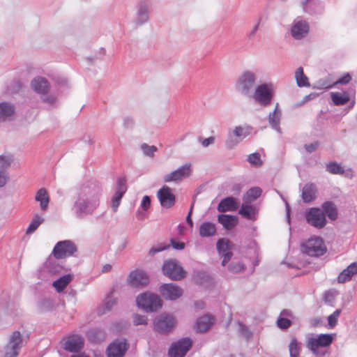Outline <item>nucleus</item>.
Here are the masks:
<instances>
[{
    "label": "nucleus",
    "mask_w": 357,
    "mask_h": 357,
    "mask_svg": "<svg viewBox=\"0 0 357 357\" xmlns=\"http://www.w3.org/2000/svg\"><path fill=\"white\" fill-rule=\"evenodd\" d=\"M33 89L41 94H45L50 89V84L48 81L42 77H37L34 78L31 83Z\"/></svg>",
    "instance_id": "a878e982"
},
{
    "label": "nucleus",
    "mask_w": 357,
    "mask_h": 357,
    "mask_svg": "<svg viewBox=\"0 0 357 357\" xmlns=\"http://www.w3.org/2000/svg\"><path fill=\"white\" fill-rule=\"evenodd\" d=\"M331 100L335 105H344L349 101V96L347 92L342 93L339 92H332L331 93Z\"/></svg>",
    "instance_id": "c9c22d12"
},
{
    "label": "nucleus",
    "mask_w": 357,
    "mask_h": 357,
    "mask_svg": "<svg viewBox=\"0 0 357 357\" xmlns=\"http://www.w3.org/2000/svg\"><path fill=\"white\" fill-rule=\"evenodd\" d=\"M317 188L315 184L307 183L305 184L302 190V199L305 203H310L317 197Z\"/></svg>",
    "instance_id": "393cba45"
},
{
    "label": "nucleus",
    "mask_w": 357,
    "mask_h": 357,
    "mask_svg": "<svg viewBox=\"0 0 357 357\" xmlns=\"http://www.w3.org/2000/svg\"><path fill=\"white\" fill-rule=\"evenodd\" d=\"M214 319L210 314H205L199 317L196 322V329L198 332H206L213 324Z\"/></svg>",
    "instance_id": "bb28decb"
},
{
    "label": "nucleus",
    "mask_w": 357,
    "mask_h": 357,
    "mask_svg": "<svg viewBox=\"0 0 357 357\" xmlns=\"http://www.w3.org/2000/svg\"><path fill=\"white\" fill-rule=\"evenodd\" d=\"M351 80V75L347 73L344 74L342 77L339 78L337 81L333 82L334 86L341 84H347Z\"/></svg>",
    "instance_id": "052dcab7"
},
{
    "label": "nucleus",
    "mask_w": 357,
    "mask_h": 357,
    "mask_svg": "<svg viewBox=\"0 0 357 357\" xmlns=\"http://www.w3.org/2000/svg\"><path fill=\"white\" fill-rule=\"evenodd\" d=\"M163 274L174 281H178L186 276V273L176 259L165 261L162 265Z\"/></svg>",
    "instance_id": "0eeeda50"
},
{
    "label": "nucleus",
    "mask_w": 357,
    "mask_h": 357,
    "mask_svg": "<svg viewBox=\"0 0 357 357\" xmlns=\"http://www.w3.org/2000/svg\"><path fill=\"white\" fill-rule=\"evenodd\" d=\"M191 164L187 163L182 167H179L175 171H173L163 177V181L165 183L169 182H179L191 175Z\"/></svg>",
    "instance_id": "ddd939ff"
},
{
    "label": "nucleus",
    "mask_w": 357,
    "mask_h": 357,
    "mask_svg": "<svg viewBox=\"0 0 357 357\" xmlns=\"http://www.w3.org/2000/svg\"><path fill=\"white\" fill-rule=\"evenodd\" d=\"M268 15H266L265 16L260 15L258 18V22L257 24L253 27V29L250 31V33L248 34V38L249 40L253 39V38L255 36V34L257 31H258L259 26L260 23L262 22L263 20H267Z\"/></svg>",
    "instance_id": "5fc2aeb1"
},
{
    "label": "nucleus",
    "mask_w": 357,
    "mask_h": 357,
    "mask_svg": "<svg viewBox=\"0 0 357 357\" xmlns=\"http://www.w3.org/2000/svg\"><path fill=\"white\" fill-rule=\"evenodd\" d=\"M234 137L235 136L232 133H229L228 135L227 139H226L225 145L229 149L234 148L240 142V140L237 139Z\"/></svg>",
    "instance_id": "4d7b16f0"
},
{
    "label": "nucleus",
    "mask_w": 357,
    "mask_h": 357,
    "mask_svg": "<svg viewBox=\"0 0 357 357\" xmlns=\"http://www.w3.org/2000/svg\"><path fill=\"white\" fill-rule=\"evenodd\" d=\"M290 356H298L301 347L296 338H293L289 345Z\"/></svg>",
    "instance_id": "a18cd8bd"
},
{
    "label": "nucleus",
    "mask_w": 357,
    "mask_h": 357,
    "mask_svg": "<svg viewBox=\"0 0 357 357\" xmlns=\"http://www.w3.org/2000/svg\"><path fill=\"white\" fill-rule=\"evenodd\" d=\"M334 86L333 83H331L328 78H323L320 79L318 81L316 82L314 84V88L318 89H330Z\"/></svg>",
    "instance_id": "de8ad7c7"
},
{
    "label": "nucleus",
    "mask_w": 357,
    "mask_h": 357,
    "mask_svg": "<svg viewBox=\"0 0 357 357\" xmlns=\"http://www.w3.org/2000/svg\"><path fill=\"white\" fill-rule=\"evenodd\" d=\"M326 169L332 174H343L344 173V167L336 162H331L326 165Z\"/></svg>",
    "instance_id": "a19ab883"
},
{
    "label": "nucleus",
    "mask_w": 357,
    "mask_h": 357,
    "mask_svg": "<svg viewBox=\"0 0 357 357\" xmlns=\"http://www.w3.org/2000/svg\"><path fill=\"white\" fill-rule=\"evenodd\" d=\"M169 248V245H158V246H153L152 247L149 252V255L151 256H153L155 255L156 253L159 252H161V251H163L165 250H166L167 248Z\"/></svg>",
    "instance_id": "680f3d73"
},
{
    "label": "nucleus",
    "mask_w": 357,
    "mask_h": 357,
    "mask_svg": "<svg viewBox=\"0 0 357 357\" xmlns=\"http://www.w3.org/2000/svg\"><path fill=\"white\" fill-rule=\"evenodd\" d=\"M257 81V75L252 70H244L238 77L235 89L241 95L246 97L251 96L254 91Z\"/></svg>",
    "instance_id": "f03ea898"
},
{
    "label": "nucleus",
    "mask_w": 357,
    "mask_h": 357,
    "mask_svg": "<svg viewBox=\"0 0 357 357\" xmlns=\"http://www.w3.org/2000/svg\"><path fill=\"white\" fill-rule=\"evenodd\" d=\"M248 161L252 165L260 167L262 165L261 155L258 153L250 154L248 158Z\"/></svg>",
    "instance_id": "3c124183"
},
{
    "label": "nucleus",
    "mask_w": 357,
    "mask_h": 357,
    "mask_svg": "<svg viewBox=\"0 0 357 357\" xmlns=\"http://www.w3.org/2000/svg\"><path fill=\"white\" fill-rule=\"evenodd\" d=\"M151 206V198L148 195H145L142 201L141 207L143 210L146 211Z\"/></svg>",
    "instance_id": "e2e57ef3"
},
{
    "label": "nucleus",
    "mask_w": 357,
    "mask_h": 357,
    "mask_svg": "<svg viewBox=\"0 0 357 357\" xmlns=\"http://www.w3.org/2000/svg\"><path fill=\"white\" fill-rule=\"evenodd\" d=\"M149 19V5L144 2H140L137 8L136 17L135 22L137 25L140 26L146 22Z\"/></svg>",
    "instance_id": "4be33fe9"
},
{
    "label": "nucleus",
    "mask_w": 357,
    "mask_h": 357,
    "mask_svg": "<svg viewBox=\"0 0 357 357\" xmlns=\"http://www.w3.org/2000/svg\"><path fill=\"white\" fill-rule=\"evenodd\" d=\"M44 222V218L39 216L38 214L35 215L31 222L28 227L26 233L27 234H31L33 233L38 227Z\"/></svg>",
    "instance_id": "79ce46f5"
},
{
    "label": "nucleus",
    "mask_w": 357,
    "mask_h": 357,
    "mask_svg": "<svg viewBox=\"0 0 357 357\" xmlns=\"http://www.w3.org/2000/svg\"><path fill=\"white\" fill-rule=\"evenodd\" d=\"M215 225L211 222H203L199 229V234L202 237H211L215 234Z\"/></svg>",
    "instance_id": "2f4dec72"
},
{
    "label": "nucleus",
    "mask_w": 357,
    "mask_h": 357,
    "mask_svg": "<svg viewBox=\"0 0 357 357\" xmlns=\"http://www.w3.org/2000/svg\"><path fill=\"white\" fill-rule=\"evenodd\" d=\"M77 250L76 245L70 240L59 241L54 246L52 254L57 259L72 256Z\"/></svg>",
    "instance_id": "1a4fd4ad"
},
{
    "label": "nucleus",
    "mask_w": 357,
    "mask_h": 357,
    "mask_svg": "<svg viewBox=\"0 0 357 357\" xmlns=\"http://www.w3.org/2000/svg\"><path fill=\"white\" fill-rule=\"evenodd\" d=\"M250 203H244L241 205L238 213L243 218L248 220H254L255 218V208Z\"/></svg>",
    "instance_id": "72a5a7b5"
},
{
    "label": "nucleus",
    "mask_w": 357,
    "mask_h": 357,
    "mask_svg": "<svg viewBox=\"0 0 357 357\" xmlns=\"http://www.w3.org/2000/svg\"><path fill=\"white\" fill-rule=\"evenodd\" d=\"M157 196L161 206L164 208H170L175 204L176 197L172 192V189L167 185H163L158 191Z\"/></svg>",
    "instance_id": "2eb2a0df"
},
{
    "label": "nucleus",
    "mask_w": 357,
    "mask_h": 357,
    "mask_svg": "<svg viewBox=\"0 0 357 357\" xmlns=\"http://www.w3.org/2000/svg\"><path fill=\"white\" fill-rule=\"evenodd\" d=\"M172 246L178 250L184 249L185 243L183 242L176 241L174 239H171Z\"/></svg>",
    "instance_id": "774afa93"
},
{
    "label": "nucleus",
    "mask_w": 357,
    "mask_h": 357,
    "mask_svg": "<svg viewBox=\"0 0 357 357\" xmlns=\"http://www.w3.org/2000/svg\"><path fill=\"white\" fill-rule=\"evenodd\" d=\"M319 145V142H313V143H311V144H305V149L307 152L312 153V152H314V151H315L317 150V149L318 148Z\"/></svg>",
    "instance_id": "69168bd1"
},
{
    "label": "nucleus",
    "mask_w": 357,
    "mask_h": 357,
    "mask_svg": "<svg viewBox=\"0 0 357 357\" xmlns=\"http://www.w3.org/2000/svg\"><path fill=\"white\" fill-rule=\"evenodd\" d=\"M303 252L311 257H319L326 252V247L323 239L319 236H314L309 238L303 243Z\"/></svg>",
    "instance_id": "39448f33"
},
{
    "label": "nucleus",
    "mask_w": 357,
    "mask_h": 357,
    "mask_svg": "<svg viewBox=\"0 0 357 357\" xmlns=\"http://www.w3.org/2000/svg\"><path fill=\"white\" fill-rule=\"evenodd\" d=\"M128 282L132 287H143L149 284V277L144 271L136 270L130 272Z\"/></svg>",
    "instance_id": "a211bd4d"
},
{
    "label": "nucleus",
    "mask_w": 357,
    "mask_h": 357,
    "mask_svg": "<svg viewBox=\"0 0 357 357\" xmlns=\"http://www.w3.org/2000/svg\"><path fill=\"white\" fill-rule=\"evenodd\" d=\"M295 78L299 87L310 86L307 77L304 74L303 68L299 67L295 73Z\"/></svg>",
    "instance_id": "58836bf2"
},
{
    "label": "nucleus",
    "mask_w": 357,
    "mask_h": 357,
    "mask_svg": "<svg viewBox=\"0 0 357 357\" xmlns=\"http://www.w3.org/2000/svg\"><path fill=\"white\" fill-rule=\"evenodd\" d=\"M238 332L246 340L250 339L252 336V332L241 322H238Z\"/></svg>",
    "instance_id": "8fccbe9b"
},
{
    "label": "nucleus",
    "mask_w": 357,
    "mask_h": 357,
    "mask_svg": "<svg viewBox=\"0 0 357 357\" xmlns=\"http://www.w3.org/2000/svg\"><path fill=\"white\" fill-rule=\"evenodd\" d=\"M22 86L23 84L21 81L15 80L10 86V87H13V89H10V90L12 93H17L22 87Z\"/></svg>",
    "instance_id": "0e129e2a"
},
{
    "label": "nucleus",
    "mask_w": 357,
    "mask_h": 357,
    "mask_svg": "<svg viewBox=\"0 0 357 357\" xmlns=\"http://www.w3.org/2000/svg\"><path fill=\"white\" fill-rule=\"evenodd\" d=\"M133 323L135 326L146 325L148 319L145 315L135 314L133 315Z\"/></svg>",
    "instance_id": "13d9d810"
},
{
    "label": "nucleus",
    "mask_w": 357,
    "mask_h": 357,
    "mask_svg": "<svg viewBox=\"0 0 357 357\" xmlns=\"http://www.w3.org/2000/svg\"><path fill=\"white\" fill-rule=\"evenodd\" d=\"M104 334L100 329H91L88 333L89 340L93 342H97L103 338Z\"/></svg>",
    "instance_id": "c03bdc74"
},
{
    "label": "nucleus",
    "mask_w": 357,
    "mask_h": 357,
    "mask_svg": "<svg viewBox=\"0 0 357 357\" xmlns=\"http://www.w3.org/2000/svg\"><path fill=\"white\" fill-rule=\"evenodd\" d=\"M291 31L295 39H301L309 32L308 24L305 21H298L293 25Z\"/></svg>",
    "instance_id": "b1692460"
},
{
    "label": "nucleus",
    "mask_w": 357,
    "mask_h": 357,
    "mask_svg": "<svg viewBox=\"0 0 357 357\" xmlns=\"http://www.w3.org/2000/svg\"><path fill=\"white\" fill-rule=\"evenodd\" d=\"M130 344L125 338H117L111 342L107 349V357H124Z\"/></svg>",
    "instance_id": "9d476101"
},
{
    "label": "nucleus",
    "mask_w": 357,
    "mask_h": 357,
    "mask_svg": "<svg viewBox=\"0 0 357 357\" xmlns=\"http://www.w3.org/2000/svg\"><path fill=\"white\" fill-rule=\"evenodd\" d=\"M209 279L208 275L204 271H198L195 275V280L199 283H203L208 281Z\"/></svg>",
    "instance_id": "bf43d9fd"
},
{
    "label": "nucleus",
    "mask_w": 357,
    "mask_h": 357,
    "mask_svg": "<svg viewBox=\"0 0 357 357\" xmlns=\"http://www.w3.org/2000/svg\"><path fill=\"white\" fill-rule=\"evenodd\" d=\"M22 344V337L21 333L15 331L10 337L9 342L5 347L4 357H17Z\"/></svg>",
    "instance_id": "f8f14e48"
},
{
    "label": "nucleus",
    "mask_w": 357,
    "mask_h": 357,
    "mask_svg": "<svg viewBox=\"0 0 357 357\" xmlns=\"http://www.w3.org/2000/svg\"><path fill=\"white\" fill-rule=\"evenodd\" d=\"M341 313V310H336L333 314L328 316V322L331 328H333L337 322L338 317Z\"/></svg>",
    "instance_id": "864d4df0"
},
{
    "label": "nucleus",
    "mask_w": 357,
    "mask_h": 357,
    "mask_svg": "<svg viewBox=\"0 0 357 357\" xmlns=\"http://www.w3.org/2000/svg\"><path fill=\"white\" fill-rule=\"evenodd\" d=\"M238 208L236 199L233 197L222 199L218 205V211L221 213L234 211Z\"/></svg>",
    "instance_id": "5701e85b"
},
{
    "label": "nucleus",
    "mask_w": 357,
    "mask_h": 357,
    "mask_svg": "<svg viewBox=\"0 0 357 357\" xmlns=\"http://www.w3.org/2000/svg\"><path fill=\"white\" fill-rule=\"evenodd\" d=\"M126 179L125 178H119L116 182V191L112 198V208L114 212H116L120 205L121 200L127 191Z\"/></svg>",
    "instance_id": "dca6fc26"
},
{
    "label": "nucleus",
    "mask_w": 357,
    "mask_h": 357,
    "mask_svg": "<svg viewBox=\"0 0 357 357\" xmlns=\"http://www.w3.org/2000/svg\"><path fill=\"white\" fill-rule=\"evenodd\" d=\"M216 246L218 253L223 257L222 265L225 266L233 256L231 243L228 239L220 238L217 241Z\"/></svg>",
    "instance_id": "6ab92c4d"
},
{
    "label": "nucleus",
    "mask_w": 357,
    "mask_h": 357,
    "mask_svg": "<svg viewBox=\"0 0 357 357\" xmlns=\"http://www.w3.org/2000/svg\"><path fill=\"white\" fill-rule=\"evenodd\" d=\"M141 149L145 155L150 158H153L155 153L158 151V148L155 146H150L146 143H143L141 145Z\"/></svg>",
    "instance_id": "49530a36"
},
{
    "label": "nucleus",
    "mask_w": 357,
    "mask_h": 357,
    "mask_svg": "<svg viewBox=\"0 0 357 357\" xmlns=\"http://www.w3.org/2000/svg\"><path fill=\"white\" fill-rule=\"evenodd\" d=\"M245 265L240 261H232L228 266V270L233 273H240L245 271Z\"/></svg>",
    "instance_id": "37998d69"
},
{
    "label": "nucleus",
    "mask_w": 357,
    "mask_h": 357,
    "mask_svg": "<svg viewBox=\"0 0 357 357\" xmlns=\"http://www.w3.org/2000/svg\"><path fill=\"white\" fill-rule=\"evenodd\" d=\"M252 129V127L249 126H236L232 134L235 137L240 138V140H241L251 133Z\"/></svg>",
    "instance_id": "ea45409f"
},
{
    "label": "nucleus",
    "mask_w": 357,
    "mask_h": 357,
    "mask_svg": "<svg viewBox=\"0 0 357 357\" xmlns=\"http://www.w3.org/2000/svg\"><path fill=\"white\" fill-rule=\"evenodd\" d=\"M46 266L48 268L49 271L52 273H56L61 268V266L57 264L56 261H52L51 259H49L46 262Z\"/></svg>",
    "instance_id": "6e6d98bb"
},
{
    "label": "nucleus",
    "mask_w": 357,
    "mask_h": 357,
    "mask_svg": "<svg viewBox=\"0 0 357 357\" xmlns=\"http://www.w3.org/2000/svg\"><path fill=\"white\" fill-rule=\"evenodd\" d=\"M154 329L161 334L170 333L176 325V320L173 316L168 314H162L154 319Z\"/></svg>",
    "instance_id": "6e6552de"
},
{
    "label": "nucleus",
    "mask_w": 357,
    "mask_h": 357,
    "mask_svg": "<svg viewBox=\"0 0 357 357\" xmlns=\"http://www.w3.org/2000/svg\"><path fill=\"white\" fill-rule=\"evenodd\" d=\"M357 274V261L349 265L338 275L337 281L339 283H344L351 279V277Z\"/></svg>",
    "instance_id": "c85d7f7f"
},
{
    "label": "nucleus",
    "mask_w": 357,
    "mask_h": 357,
    "mask_svg": "<svg viewBox=\"0 0 357 357\" xmlns=\"http://www.w3.org/2000/svg\"><path fill=\"white\" fill-rule=\"evenodd\" d=\"M274 97V89L272 84L263 83L257 85L249 98L262 107H268Z\"/></svg>",
    "instance_id": "7ed1b4c3"
},
{
    "label": "nucleus",
    "mask_w": 357,
    "mask_h": 357,
    "mask_svg": "<svg viewBox=\"0 0 357 357\" xmlns=\"http://www.w3.org/2000/svg\"><path fill=\"white\" fill-rule=\"evenodd\" d=\"M306 220L312 226L321 229L326 225V215L318 208H312L306 213Z\"/></svg>",
    "instance_id": "4468645a"
},
{
    "label": "nucleus",
    "mask_w": 357,
    "mask_h": 357,
    "mask_svg": "<svg viewBox=\"0 0 357 357\" xmlns=\"http://www.w3.org/2000/svg\"><path fill=\"white\" fill-rule=\"evenodd\" d=\"M333 339L331 334H321L317 337L309 338L307 347L312 351L316 357H323L325 352L319 351V348L329 346L332 343Z\"/></svg>",
    "instance_id": "423d86ee"
},
{
    "label": "nucleus",
    "mask_w": 357,
    "mask_h": 357,
    "mask_svg": "<svg viewBox=\"0 0 357 357\" xmlns=\"http://www.w3.org/2000/svg\"><path fill=\"white\" fill-rule=\"evenodd\" d=\"M192 345V341L189 337H184L170 347L168 354L169 357H184Z\"/></svg>",
    "instance_id": "9b49d317"
},
{
    "label": "nucleus",
    "mask_w": 357,
    "mask_h": 357,
    "mask_svg": "<svg viewBox=\"0 0 357 357\" xmlns=\"http://www.w3.org/2000/svg\"><path fill=\"white\" fill-rule=\"evenodd\" d=\"M136 303L138 307L146 312H155L162 305L160 298L157 294L150 292L139 294L136 298Z\"/></svg>",
    "instance_id": "20e7f679"
},
{
    "label": "nucleus",
    "mask_w": 357,
    "mask_h": 357,
    "mask_svg": "<svg viewBox=\"0 0 357 357\" xmlns=\"http://www.w3.org/2000/svg\"><path fill=\"white\" fill-rule=\"evenodd\" d=\"M324 214L327 215L329 219L335 220L337 218V210L335 204L332 202H326L322 204Z\"/></svg>",
    "instance_id": "f704fd0d"
},
{
    "label": "nucleus",
    "mask_w": 357,
    "mask_h": 357,
    "mask_svg": "<svg viewBox=\"0 0 357 357\" xmlns=\"http://www.w3.org/2000/svg\"><path fill=\"white\" fill-rule=\"evenodd\" d=\"M102 188L97 181H89L84 183L79 197L73 205V210L77 218L92 214L100 204Z\"/></svg>",
    "instance_id": "f257e3e1"
},
{
    "label": "nucleus",
    "mask_w": 357,
    "mask_h": 357,
    "mask_svg": "<svg viewBox=\"0 0 357 357\" xmlns=\"http://www.w3.org/2000/svg\"><path fill=\"white\" fill-rule=\"evenodd\" d=\"M280 118L281 111L279 109V104L276 103L274 111L268 114V122L271 126L280 133H281V128L280 127Z\"/></svg>",
    "instance_id": "c756f323"
},
{
    "label": "nucleus",
    "mask_w": 357,
    "mask_h": 357,
    "mask_svg": "<svg viewBox=\"0 0 357 357\" xmlns=\"http://www.w3.org/2000/svg\"><path fill=\"white\" fill-rule=\"evenodd\" d=\"M15 113V107L10 102H0V123L10 121Z\"/></svg>",
    "instance_id": "aec40b11"
},
{
    "label": "nucleus",
    "mask_w": 357,
    "mask_h": 357,
    "mask_svg": "<svg viewBox=\"0 0 357 357\" xmlns=\"http://www.w3.org/2000/svg\"><path fill=\"white\" fill-rule=\"evenodd\" d=\"M160 292L166 300H176L183 294L182 289L175 284H163L160 287Z\"/></svg>",
    "instance_id": "f3484780"
},
{
    "label": "nucleus",
    "mask_w": 357,
    "mask_h": 357,
    "mask_svg": "<svg viewBox=\"0 0 357 357\" xmlns=\"http://www.w3.org/2000/svg\"><path fill=\"white\" fill-rule=\"evenodd\" d=\"M303 10L308 13H319L321 11L319 0H303L301 1Z\"/></svg>",
    "instance_id": "473e14b6"
},
{
    "label": "nucleus",
    "mask_w": 357,
    "mask_h": 357,
    "mask_svg": "<svg viewBox=\"0 0 357 357\" xmlns=\"http://www.w3.org/2000/svg\"><path fill=\"white\" fill-rule=\"evenodd\" d=\"M218 221L227 230L233 229L238 224V218L236 215L220 214L218 216Z\"/></svg>",
    "instance_id": "cd10ccee"
},
{
    "label": "nucleus",
    "mask_w": 357,
    "mask_h": 357,
    "mask_svg": "<svg viewBox=\"0 0 357 357\" xmlns=\"http://www.w3.org/2000/svg\"><path fill=\"white\" fill-rule=\"evenodd\" d=\"M84 347L83 338L77 335L70 336L66 340L64 349L70 352L77 353Z\"/></svg>",
    "instance_id": "412c9836"
},
{
    "label": "nucleus",
    "mask_w": 357,
    "mask_h": 357,
    "mask_svg": "<svg viewBox=\"0 0 357 357\" xmlns=\"http://www.w3.org/2000/svg\"><path fill=\"white\" fill-rule=\"evenodd\" d=\"M35 200L40 202V206L42 211H46L50 202V197L47 190L44 188L39 189L36 192Z\"/></svg>",
    "instance_id": "7c9ffc66"
},
{
    "label": "nucleus",
    "mask_w": 357,
    "mask_h": 357,
    "mask_svg": "<svg viewBox=\"0 0 357 357\" xmlns=\"http://www.w3.org/2000/svg\"><path fill=\"white\" fill-rule=\"evenodd\" d=\"M261 192V188L259 187L252 188L248 190L243 199L245 203H251L260 197Z\"/></svg>",
    "instance_id": "4c0bfd02"
},
{
    "label": "nucleus",
    "mask_w": 357,
    "mask_h": 357,
    "mask_svg": "<svg viewBox=\"0 0 357 357\" xmlns=\"http://www.w3.org/2000/svg\"><path fill=\"white\" fill-rule=\"evenodd\" d=\"M117 303V299L116 298H114L112 295V293L109 294L105 298V301H104V307H105V310L103 312V313L105 312V311H110L112 310V308L116 305Z\"/></svg>",
    "instance_id": "09e8293b"
},
{
    "label": "nucleus",
    "mask_w": 357,
    "mask_h": 357,
    "mask_svg": "<svg viewBox=\"0 0 357 357\" xmlns=\"http://www.w3.org/2000/svg\"><path fill=\"white\" fill-rule=\"evenodd\" d=\"M291 325V321L286 318L280 317L277 320V326L279 328L286 330L289 328Z\"/></svg>",
    "instance_id": "603ef678"
},
{
    "label": "nucleus",
    "mask_w": 357,
    "mask_h": 357,
    "mask_svg": "<svg viewBox=\"0 0 357 357\" xmlns=\"http://www.w3.org/2000/svg\"><path fill=\"white\" fill-rule=\"evenodd\" d=\"M72 280L70 275H65L53 282V287L58 292H61Z\"/></svg>",
    "instance_id": "e433bc0d"
},
{
    "label": "nucleus",
    "mask_w": 357,
    "mask_h": 357,
    "mask_svg": "<svg viewBox=\"0 0 357 357\" xmlns=\"http://www.w3.org/2000/svg\"><path fill=\"white\" fill-rule=\"evenodd\" d=\"M45 102L48 103L51 106H56V98L54 96H47L43 98Z\"/></svg>",
    "instance_id": "338daca9"
}]
</instances>
